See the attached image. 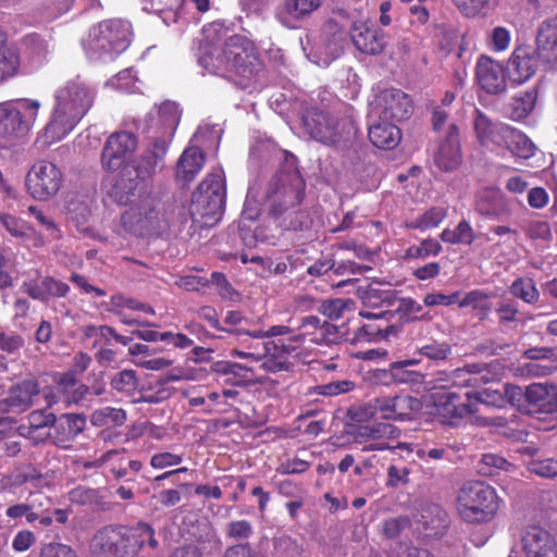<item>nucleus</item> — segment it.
<instances>
[{"instance_id": "obj_1", "label": "nucleus", "mask_w": 557, "mask_h": 557, "mask_svg": "<svg viewBox=\"0 0 557 557\" xmlns=\"http://www.w3.org/2000/svg\"><path fill=\"white\" fill-rule=\"evenodd\" d=\"M203 36L198 62L208 73L228 81H250L262 71L259 53L247 37L228 35L220 23L205 27Z\"/></svg>"}, {"instance_id": "obj_2", "label": "nucleus", "mask_w": 557, "mask_h": 557, "mask_svg": "<svg viewBox=\"0 0 557 557\" xmlns=\"http://www.w3.org/2000/svg\"><path fill=\"white\" fill-rule=\"evenodd\" d=\"M306 196V183L301 177L294 156L284 163L270 180L264 193V206L269 215L280 221L286 230H304L311 224L310 215L300 209Z\"/></svg>"}, {"instance_id": "obj_3", "label": "nucleus", "mask_w": 557, "mask_h": 557, "mask_svg": "<svg viewBox=\"0 0 557 557\" xmlns=\"http://www.w3.org/2000/svg\"><path fill=\"white\" fill-rule=\"evenodd\" d=\"M96 90L79 78L67 82L55 92V106L44 129L47 143L69 135L91 108Z\"/></svg>"}, {"instance_id": "obj_4", "label": "nucleus", "mask_w": 557, "mask_h": 557, "mask_svg": "<svg viewBox=\"0 0 557 557\" xmlns=\"http://www.w3.org/2000/svg\"><path fill=\"white\" fill-rule=\"evenodd\" d=\"M131 24L123 20H107L89 29L84 41L87 57L94 61H111L131 42Z\"/></svg>"}, {"instance_id": "obj_5", "label": "nucleus", "mask_w": 557, "mask_h": 557, "mask_svg": "<svg viewBox=\"0 0 557 557\" xmlns=\"http://www.w3.org/2000/svg\"><path fill=\"white\" fill-rule=\"evenodd\" d=\"M169 212L160 196L140 194L138 200L121 215L125 232L135 236H149L168 225Z\"/></svg>"}, {"instance_id": "obj_6", "label": "nucleus", "mask_w": 557, "mask_h": 557, "mask_svg": "<svg viewBox=\"0 0 557 557\" xmlns=\"http://www.w3.org/2000/svg\"><path fill=\"white\" fill-rule=\"evenodd\" d=\"M302 123L313 139L341 149L352 143L357 134L355 123L349 117H338L318 109L308 110Z\"/></svg>"}, {"instance_id": "obj_7", "label": "nucleus", "mask_w": 557, "mask_h": 557, "mask_svg": "<svg viewBox=\"0 0 557 557\" xmlns=\"http://www.w3.org/2000/svg\"><path fill=\"white\" fill-rule=\"evenodd\" d=\"M226 198L225 180L221 172H213L193 193L189 214L194 222L210 225L220 220Z\"/></svg>"}, {"instance_id": "obj_8", "label": "nucleus", "mask_w": 557, "mask_h": 557, "mask_svg": "<svg viewBox=\"0 0 557 557\" xmlns=\"http://www.w3.org/2000/svg\"><path fill=\"white\" fill-rule=\"evenodd\" d=\"M497 499L492 486L480 481L468 482L458 492L457 509L467 522H487L498 509Z\"/></svg>"}, {"instance_id": "obj_9", "label": "nucleus", "mask_w": 557, "mask_h": 557, "mask_svg": "<svg viewBox=\"0 0 557 557\" xmlns=\"http://www.w3.org/2000/svg\"><path fill=\"white\" fill-rule=\"evenodd\" d=\"M40 102L17 99L0 106V140L4 144L24 136L34 125Z\"/></svg>"}, {"instance_id": "obj_10", "label": "nucleus", "mask_w": 557, "mask_h": 557, "mask_svg": "<svg viewBox=\"0 0 557 557\" xmlns=\"http://www.w3.org/2000/svg\"><path fill=\"white\" fill-rule=\"evenodd\" d=\"M466 399L461 400L459 393L455 391H443L431 393V403L434 414L446 426L457 428L461 421L479 411L474 408V401L470 398V392L465 394Z\"/></svg>"}, {"instance_id": "obj_11", "label": "nucleus", "mask_w": 557, "mask_h": 557, "mask_svg": "<svg viewBox=\"0 0 557 557\" xmlns=\"http://www.w3.org/2000/svg\"><path fill=\"white\" fill-rule=\"evenodd\" d=\"M283 346H286V341L283 339L250 343L246 345V349H232L231 356L246 359L250 363L261 362L260 367L268 372L288 371L292 363L282 359L289 355Z\"/></svg>"}, {"instance_id": "obj_12", "label": "nucleus", "mask_w": 557, "mask_h": 557, "mask_svg": "<svg viewBox=\"0 0 557 557\" xmlns=\"http://www.w3.org/2000/svg\"><path fill=\"white\" fill-rule=\"evenodd\" d=\"M63 184V174L52 162H36L26 175V187L29 195L37 200H49L54 197Z\"/></svg>"}, {"instance_id": "obj_13", "label": "nucleus", "mask_w": 557, "mask_h": 557, "mask_svg": "<svg viewBox=\"0 0 557 557\" xmlns=\"http://www.w3.org/2000/svg\"><path fill=\"white\" fill-rule=\"evenodd\" d=\"M94 557H134L127 527L108 525L98 530L91 539Z\"/></svg>"}, {"instance_id": "obj_14", "label": "nucleus", "mask_w": 557, "mask_h": 557, "mask_svg": "<svg viewBox=\"0 0 557 557\" xmlns=\"http://www.w3.org/2000/svg\"><path fill=\"white\" fill-rule=\"evenodd\" d=\"M473 128L478 141L487 150L498 152L504 148H508L512 127L507 124L494 121L481 110L475 109Z\"/></svg>"}, {"instance_id": "obj_15", "label": "nucleus", "mask_w": 557, "mask_h": 557, "mask_svg": "<svg viewBox=\"0 0 557 557\" xmlns=\"http://www.w3.org/2000/svg\"><path fill=\"white\" fill-rule=\"evenodd\" d=\"M138 147V140L134 133L127 131L111 134L102 148L101 166L108 172L119 170L125 159L133 154Z\"/></svg>"}, {"instance_id": "obj_16", "label": "nucleus", "mask_w": 557, "mask_h": 557, "mask_svg": "<svg viewBox=\"0 0 557 557\" xmlns=\"http://www.w3.org/2000/svg\"><path fill=\"white\" fill-rule=\"evenodd\" d=\"M180 120L181 110L177 103L164 101L147 117L148 137L156 139V141L164 140L166 146L170 147Z\"/></svg>"}, {"instance_id": "obj_17", "label": "nucleus", "mask_w": 557, "mask_h": 557, "mask_svg": "<svg viewBox=\"0 0 557 557\" xmlns=\"http://www.w3.org/2000/svg\"><path fill=\"white\" fill-rule=\"evenodd\" d=\"M380 418L395 421H411L421 412L422 401L409 394L375 397Z\"/></svg>"}, {"instance_id": "obj_18", "label": "nucleus", "mask_w": 557, "mask_h": 557, "mask_svg": "<svg viewBox=\"0 0 557 557\" xmlns=\"http://www.w3.org/2000/svg\"><path fill=\"white\" fill-rule=\"evenodd\" d=\"M150 143L143 151V153L128 162L125 168H131L133 174L143 184L151 180L159 171L164 168L165 156L169 150L164 140L156 141L153 138H149Z\"/></svg>"}, {"instance_id": "obj_19", "label": "nucleus", "mask_w": 557, "mask_h": 557, "mask_svg": "<svg viewBox=\"0 0 557 557\" xmlns=\"http://www.w3.org/2000/svg\"><path fill=\"white\" fill-rule=\"evenodd\" d=\"M474 211L484 218L503 220L511 214V206L505 194L497 187H484L476 191Z\"/></svg>"}, {"instance_id": "obj_20", "label": "nucleus", "mask_w": 557, "mask_h": 557, "mask_svg": "<svg viewBox=\"0 0 557 557\" xmlns=\"http://www.w3.org/2000/svg\"><path fill=\"white\" fill-rule=\"evenodd\" d=\"M521 542L527 557H557L555 537L540 525H528L522 533Z\"/></svg>"}, {"instance_id": "obj_21", "label": "nucleus", "mask_w": 557, "mask_h": 557, "mask_svg": "<svg viewBox=\"0 0 557 557\" xmlns=\"http://www.w3.org/2000/svg\"><path fill=\"white\" fill-rule=\"evenodd\" d=\"M39 273L35 277H28L21 285V290L32 299L48 304L51 298L65 297L70 292V286L52 276H45L40 281Z\"/></svg>"}, {"instance_id": "obj_22", "label": "nucleus", "mask_w": 557, "mask_h": 557, "mask_svg": "<svg viewBox=\"0 0 557 557\" xmlns=\"http://www.w3.org/2000/svg\"><path fill=\"white\" fill-rule=\"evenodd\" d=\"M475 79L479 86L491 95L506 90L505 71L502 64L487 55H481L475 65Z\"/></svg>"}, {"instance_id": "obj_23", "label": "nucleus", "mask_w": 557, "mask_h": 557, "mask_svg": "<svg viewBox=\"0 0 557 557\" xmlns=\"http://www.w3.org/2000/svg\"><path fill=\"white\" fill-rule=\"evenodd\" d=\"M434 163L443 171L449 172L461 163L459 131L455 123H448L444 138L434 153Z\"/></svg>"}, {"instance_id": "obj_24", "label": "nucleus", "mask_w": 557, "mask_h": 557, "mask_svg": "<svg viewBox=\"0 0 557 557\" xmlns=\"http://www.w3.org/2000/svg\"><path fill=\"white\" fill-rule=\"evenodd\" d=\"M376 102L381 109V115L385 120L399 122L410 116L411 100L399 89L389 88L381 91L376 97Z\"/></svg>"}, {"instance_id": "obj_25", "label": "nucleus", "mask_w": 557, "mask_h": 557, "mask_svg": "<svg viewBox=\"0 0 557 557\" xmlns=\"http://www.w3.org/2000/svg\"><path fill=\"white\" fill-rule=\"evenodd\" d=\"M525 410L529 413L557 412V386L549 383H532L527 386Z\"/></svg>"}, {"instance_id": "obj_26", "label": "nucleus", "mask_w": 557, "mask_h": 557, "mask_svg": "<svg viewBox=\"0 0 557 557\" xmlns=\"http://www.w3.org/2000/svg\"><path fill=\"white\" fill-rule=\"evenodd\" d=\"M537 54L530 47H518L508 60L509 79L517 85L529 81L537 69Z\"/></svg>"}, {"instance_id": "obj_27", "label": "nucleus", "mask_w": 557, "mask_h": 557, "mask_svg": "<svg viewBox=\"0 0 557 557\" xmlns=\"http://www.w3.org/2000/svg\"><path fill=\"white\" fill-rule=\"evenodd\" d=\"M322 5V0H284L275 11L276 20L287 28H296L297 23L308 18Z\"/></svg>"}, {"instance_id": "obj_28", "label": "nucleus", "mask_w": 557, "mask_h": 557, "mask_svg": "<svg viewBox=\"0 0 557 557\" xmlns=\"http://www.w3.org/2000/svg\"><path fill=\"white\" fill-rule=\"evenodd\" d=\"M205 163L206 156L199 147L185 148L175 165V182L181 187H187L202 170Z\"/></svg>"}, {"instance_id": "obj_29", "label": "nucleus", "mask_w": 557, "mask_h": 557, "mask_svg": "<svg viewBox=\"0 0 557 557\" xmlns=\"http://www.w3.org/2000/svg\"><path fill=\"white\" fill-rule=\"evenodd\" d=\"M350 36L355 47L366 54H379L386 46L384 33L369 27L366 23H354Z\"/></svg>"}, {"instance_id": "obj_30", "label": "nucleus", "mask_w": 557, "mask_h": 557, "mask_svg": "<svg viewBox=\"0 0 557 557\" xmlns=\"http://www.w3.org/2000/svg\"><path fill=\"white\" fill-rule=\"evenodd\" d=\"M536 54L544 63L557 62V20L544 21L536 36Z\"/></svg>"}, {"instance_id": "obj_31", "label": "nucleus", "mask_w": 557, "mask_h": 557, "mask_svg": "<svg viewBox=\"0 0 557 557\" xmlns=\"http://www.w3.org/2000/svg\"><path fill=\"white\" fill-rule=\"evenodd\" d=\"M141 184L133 174L131 168L123 166L108 195L116 203L125 206L132 201L137 191H139V195L144 194L140 187Z\"/></svg>"}, {"instance_id": "obj_32", "label": "nucleus", "mask_w": 557, "mask_h": 557, "mask_svg": "<svg viewBox=\"0 0 557 557\" xmlns=\"http://www.w3.org/2000/svg\"><path fill=\"white\" fill-rule=\"evenodd\" d=\"M302 326H311L312 331L307 333H295L286 339V346H283L286 354L292 355L302 347L306 341L317 345H325V336L322 321L315 315L302 317Z\"/></svg>"}, {"instance_id": "obj_33", "label": "nucleus", "mask_w": 557, "mask_h": 557, "mask_svg": "<svg viewBox=\"0 0 557 557\" xmlns=\"http://www.w3.org/2000/svg\"><path fill=\"white\" fill-rule=\"evenodd\" d=\"M38 394L39 387L37 382L25 380L10 389L5 398V405L11 411L22 412L33 405V398Z\"/></svg>"}, {"instance_id": "obj_34", "label": "nucleus", "mask_w": 557, "mask_h": 557, "mask_svg": "<svg viewBox=\"0 0 557 557\" xmlns=\"http://www.w3.org/2000/svg\"><path fill=\"white\" fill-rule=\"evenodd\" d=\"M370 141L380 149H394L401 139L400 129L393 123L380 122L369 127Z\"/></svg>"}, {"instance_id": "obj_35", "label": "nucleus", "mask_w": 557, "mask_h": 557, "mask_svg": "<svg viewBox=\"0 0 557 557\" xmlns=\"http://www.w3.org/2000/svg\"><path fill=\"white\" fill-rule=\"evenodd\" d=\"M345 38L343 33L325 36L317 47L314 61L320 66H329L344 52Z\"/></svg>"}, {"instance_id": "obj_36", "label": "nucleus", "mask_w": 557, "mask_h": 557, "mask_svg": "<svg viewBox=\"0 0 557 557\" xmlns=\"http://www.w3.org/2000/svg\"><path fill=\"white\" fill-rule=\"evenodd\" d=\"M127 534L134 553V557L147 545L152 549L159 546L153 527L147 522H137L127 527Z\"/></svg>"}, {"instance_id": "obj_37", "label": "nucleus", "mask_w": 557, "mask_h": 557, "mask_svg": "<svg viewBox=\"0 0 557 557\" xmlns=\"http://www.w3.org/2000/svg\"><path fill=\"white\" fill-rule=\"evenodd\" d=\"M463 370L438 371L425 382L429 389L434 392L453 391L455 387L470 385V379H463Z\"/></svg>"}, {"instance_id": "obj_38", "label": "nucleus", "mask_w": 557, "mask_h": 557, "mask_svg": "<svg viewBox=\"0 0 557 557\" xmlns=\"http://www.w3.org/2000/svg\"><path fill=\"white\" fill-rule=\"evenodd\" d=\"M359 314L364 319L374 321L376 326L382 329L380 333L381 341L397 337L403 331L401 323H392V320L395 319V312H392V310H382L380 312L361 310Z\"/></svg>"}, {"instance_id": "obj_39", "label": "nucleus", "mask_w": 557, "mask_h": 557, "mask_svg": "<svg viewBox=\"0 0 557 557\" xmlns=\"http://www.w3.org/2000/svg\"><path fill=\"white\" fill-rule=\"evenodd\" d=\"M399 435V430L391 423L373 422L356 428V438L366 441L391 440Z\"/></svg>"}, {"instance_id": "obj_40", "label": "nucleus", "mask_w": 557, "mask_h": 557, "mask_svg": "<svg viewBox=\"0 0 557 557\" xmlns=\"http://www.w3.org/2000/svg\"><path fill=\"white\" fill-rule=\"evenodd\" d=\"M55 389L64 397V403L67 405L78 403L88 391L86 385H77L76 379L72 372L60 375L57 381Z\"/></svg>"}, {"instance_id": "obj_41", "label": "nucleus", "mask_w": 557, "mask_h": 557, "mask_svg": "<svg viewBox=\"0 0 557 557\" xmlns=\"http://www.w3.org/2000/svg\"><path fill=\"white\" fill-rule=\"evenodd\" d=\"M250 320L246 318L240 311L232 310L227 311L224 318V323L228 326H222V332L230 336H234L243 345H246L249 337V331L253 329L242 326V324L250 325Z\"/></svg>"}, {"instance_id": "obj_42", "label": "nucleus", "mask_w": 557, "mask_h": 557, "mask_svg": "<svg viewBox=\"0 0 557 557\" xmlns=\"http://www.w3.org/2000/svg\"><path fill=\"white\" fill-rule=\"evenodd\" d=\"M110 385L116 393L132 398L139 392L140 381L135 370L125 369L112 375Z\"/></svg>"}, {"instance_id": "obj_43", "label": "nucleus", "mask_w": 557, "mask_h": 557, "mask_svg": "<svg viewBox=\"0 0 557 557\" xmlns=\"http://www.w3.org/2000/svg\"><path fill=\"white\" fill-rule=\"evenodd\" d=\"M515 468L503 456L493 453L483 454L476 466L478 472L484 476L497 475L500 471L511 472Z\"/></svg>"}, {"instance_id": "obj_44", "label": "nucleus", "mask_w": 557, "mask_h": 557, "mask_svg": "<svg viewBox=\"0 0 557 557\" xmlns=\"http://www.w3.org/2000/svg\"><path fill=\"white\" fill-rule=\"evenodd\" d=\"M447 216V209L444 207H432L416 219L405 223L409 230L426 231L438 226Z\"/></svg>"}, {"instance_id": "obj_45", "label": "nucleus", "mask_w": 557, "mask_h": 557, "mask_svg": "<svg viewBox=\"0 0 557 557\" xmlns=\"http://www.w3.org/2000/svg\"><path fill=\"white\" fill-rule=\"evenodd\" d=\"M372 270L369 265H360L351 260H341L336 261L334 259V267L332 269V272L335 276H346V278L339 281L335 284L336 288H342L347 285H352L355 282H357V278L351 277V275L355 274H361L363 272H368Z\"/></svg>"}, {"instance_id": "obj_46", "label": "nucleus", "mask_w": 557, "mask_h": 557, "mask_svg": "<svg viewBox=\"0 0 557 557\" xmlns=\"http://www.w3.org/2000/svg\"><path fill=\"white\" fill-rule=\"evenodd\" d=\"M395 309L392 312H395V318L398 317V320H401L404 323L412 322L416 320H430L426 314L419 315L423 307L417 302L414 299L407 298H395Z\"/></svg>"}, {"instance_id": "obj_47", "label": "nucleus", "mask_w": 557, "mask_h": 557, "mask_svg": "<svg viewBox=\"0 0 557 557\" xmlns=\"http://www.w3.org/2000/svg\"><path fill=\"white\" fill-rule=\"evenodd\" d=\"M459 307H471L473 310L478 311V315L481 321L487 319L493 308L488 295L480 289H474L467 293L465 297L459 301Z\"/></svg>"}, {"instance_id": "obj_48", "label": "nucleus", "mask_w": 557, "mask_h": 557, "mask_svg": "<svg viewBox=\"0 0 557 557\" xmlns=\"http://www.w3.org/2000/svg\"><path fill=\"white\" fill-rule=\"evenodd\" d=\"M536 99L537 91L535 88H531L515 97L510 104L511 117L517 121L527 117L533 111Z\"/></svg>"}, {"instance_id": "obj_49", "label": "nucleus", "mask_w": 557, "mask_h": 557, "mask_svg": "<svg viewBox=\"0 0 557 557\" xmlns=\"http://www.w3.org/2000/svg\"><path fill=\"white\" fill-rule=\"evenodd\" d=\"M509 292L512 296L529 305L535 304L540 298V292L531 277L515 280L509 287Z\"/></svg>"}, {"instance_id": "obj_50", "label": "nucleus", "mask_w": 557, "mask_h": 557, "mask_svg": "<svg viewBox=\"0 0 557 557\" xmlns=\"http://www.w3.org/2000/svg\"><path fill=\"white\" fill-rule=\"evenodd\" d=\"M90 421L96 426L122 425L126 421V412L121 408L107 406L95 410Z\"/></svg>"}, {"instance_id": "obj_51", "label": "nucleus", "mask_w": 557, "mask_h": 557, "mask_svg": "<svg viewBox=\"0 0 557 557\" xmlns=\"http://www.w3.org/2000/svg\"><path fill=\"white\" fill-rule=\"evenodd\" d=\"M418 352L436 363L448 360L453 354L450 344L436 339H431L430 342L419 347Z\"/></svg>"}, {"instance_id": "obj_52", "label": "nucleus", "mask_w": 557, "mask_h": 557, "mask_svg": "<svg viewBox=\"0 0 557 557\" xmlns=\"http://www.w3.org/2000/svg\"><path fill=\"white\" fill-rule=\"evenodd\" d=\"M519 158L529 159L535 153V145L521 132L512 128V135L509 138L508 148Z\"/></svg>"}, {"instance_id": "obj_53", "label": "nucleus", "mask_w": 557, "mask_h": 557, "mask_svg": "<svg viewBox=\"0 0 557 557\" xmlns=\"http://www.w3.org/2000/svg\"><path fill=\"white\" fill-rule=\"evenodd\" d=\"M442 251V245L433 238L423 239L420 245H412L405 251V259H424L437 256Z\"/></svg>"}, {"instance_id": "obj_54", "label": "nucleus", "mask_w": 557, "mask_h": 557, "mask_svg": "<svg viewBox=\"0 0 557 557\" xmlns=\"http://www.w3.org/2000/svg\"><path fill=\"white\" fill-rule=\"evenodd\" d=\"M152 9L160 14L166 23H175L178 20V12L184 0H149Z\"/></svg>"}, {"instance_id": "obj_55", "label": "nucleus", "mask_w": 557, "mask_h": 557, "mask_svg": "<svg viewBox=\"0 0 557 557\" xmlns=\"http://www.w3.org/2000/svg\"><path fill=\"white\" fill-rule=\"evenodd\" d=\"M355 383L349 380L334 381L326 384L315 385L308 389V395L337 396L348 393L355 388Z\"/></svg>"}, {"instance_id": "obj_56", "label": "nucleus", "mask_w": 557, "mask_h": 557, "mask_svg": "<svg viewBox=\"0 0 557 557\" xmlns=\"http://www.w3.org/2000/svg\"><path fill=\"white\" fill-rule=\"evenodd\" d=\"M362 300L367 306L379 307V306H394L395 296L391 289L382 290L377 287L370 286L362 296Z\"/></svg>"}, {"instance_id": "obj_57", "label": "nucleus", "mask_w": 557, "mask_h": 557, "mask_svg": "<svg viewBox=\"0 0 557 557\" xmlns=\"http://www.w3.org/2000/svg\"><path fill=\"white\" fill-rule=\"evenodd\" d=\"M20 58L12 49L0 51V83L17 73Z\"/></svg>"}, {"instance_id": "obj_58", "label": "nucleus", "mask_w": 557, "mask_h": 557, "mask_svg": "<svg viewBox=\"0 0 557 557\" xmlns=\"http://www.w3.org/2000/svg\"><path fill=\"white\" fill-rule=\"evenodd\" d=\"M85 425L86 418L77 413L62 414L59 421V428L63 430L66 437L76 436L85 429Z\"/></svg>"}, {"instance_id": "obj_59", "label": "nucleus", "mask_w": 557, "mask_h": 557, "mask_svg": "<svg viewBox=\"0 0 557 557\" xmlns=\"http://www.w3.org/2000/svg\"><path fill=\"white\" fill-rule=\"evenodd\" d=\"M419 361L414 359L393 362L392 368L394 372L395 383L403 384L418 382L419 379L421 377V374L407 369L408 366H414Z\"/></svg>"}, {"instance_id": "obj_60", "label": "nucleus", "mask_w": 557, "mask_h": 557, "mask_svg": "<svg viewBox=\"0 0 557 557\" xmlns=\"http://www.w3.org/2000/svg\"><path fill=\"white\" fill-rule=\"evenodd\" d=\"M453 2L466 16H475L496 4V0H453Z\"/></svg>"}, {"instance_id": "obj_61", "label": "nucleus", "mask_w": 557, "mask_h": 557, "mask_svg": "<svg viewBox=\"0 0 557 557\" xmlns=\"http://www.w3.org/2000/svg\"><path fill=\"white\" fill-rule=\"evenodd\" d=\"M525 235L532 240L548 242L552 239L550 225L546 221L533 220L523 225Z\"/></svg>"}, {"instance_id": "obj_62", "label": "nucleus", "mask_w": 557, "mask_h": 557, "mask_svg": "<svg viewBox=\"0 0 557 557\" xmlns=\"http://www.w3.org/2000/svg\"><path fill=\"white\" fill-rule=\"evenodd\" d=\"M528 469L541 478L554 479L557 478V459H533L529 462Z\"/></svg>"}, {"instance_id": "obj_63", "label": "nucleus", "mask_w": 557, "mask_h": 557, "mask_svg": "<svg viewBox=\"0 0 557 557\" xmlns=\"http://www.w3.org/2000/svg\"><path fill=\"white\" fill-rule=\"evenodd\" d=\"M470 398L474 401V408H479V404H484L487 406H494V407H504L506 404V399L504 397V394H502L498 391H492L490 388H486L479 393H471L470 392Z\"/></svg>"}, {"instance_id": "obj_64", "label": "nucleus", "mask_w": 557, "mask_h": 557, "mask_svg": "<svg viewBox=\"0 0 557 557\" xmlns=\"http://www.w3.org/2000/svg\"><path fill=\"white\" fill-rule=\"evenodd\" d=\"M410 520L406 516L393 517L384 520L382 524V532L387 539H396L400 533L409 528Z\"/></svg>"}]
</instances>
